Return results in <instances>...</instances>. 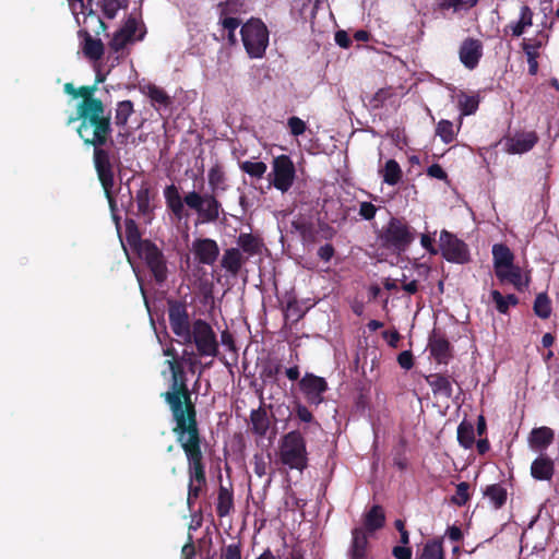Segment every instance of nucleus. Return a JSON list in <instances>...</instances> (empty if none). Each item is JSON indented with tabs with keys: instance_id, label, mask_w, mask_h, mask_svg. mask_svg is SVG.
Masks as SVG:
<instances>
[{
	"instance_id": "nucleus-54",
	"label": "nucleus",
	"mask_w": 559,
	"mask_h": 559,
	"mask_svg": "<svg viewBox=\"0 0 559 559\" xmlns=\"http://www.w3.org/2000/svg\"><path fill=\"white\" fill-rule=\"evenodd\" d=\"M281 370H282V365L281 364H269V365H265L262 368L261 378L263 379V381H267V380L275 381L276 377L281 372Z\"/></svg>"
},
{
	"instance_id": "nucleus-48",
	"label": "nucleus",
	"mask_w": 559,
	"mask_h": 559,
	"mask_svg": "<svg viewBox=\"0 0 559 559\" xmlns=\"http://www.w3.org/2000/svg\"><path fill=\"white\" fill-rule=\"evenodd\" d=\"M469 500V484L462 481L457 484L455 495L451 498L452 503L463 507Z\"/></svg>"
},
{
	"instance_id": "nucleus-9",
	"label": "nucleus",
	"mask_w": 559,
	"mask_h": 559,
	"mask_svg": "<svg viewBox=\"0 0 559 559\" xmlns=\"http://www.w3.org/2000/svg\"><path fill=\"white\" fill-rule=\"evenodd\" d=\"M439 249L442 257L448 262L466 264L471 261L468 246L454 234L445 229L440 233Z\"/></svg>"
},
{
	"instance_id": "nucleus-38",
	"label": "nucleus",
	"mask_w": 559,
	"mask_h": 559,
	"mask_svg": "<svg viewBox=\"0 0 559 559\" xmlns=\"http://www.w3.org/2000/svg\"><path fill=\"white\" fill-rule=\"evenodd\" d=\"M484 496L489 499L496 509H500L507 501L508 492L502 485L492 484L486 487Z\"/></svg>"
},
{
	"instance_id": "nucleus-59",
	"label": "nucleus",
	"mask_w": 559,
	"mask_h": 559,
	"mask_svg": "<svg viewBox=\"0 0 559 559\" xmlns=\"http://www.w3.org/2000/svg\"><path fill=\"white\" fill-rule=\"evenodd\" d=\"M334 254H335V248L331 243H325V245L321 246L317 251V255L319 257V259L326 263L332 260Z\"/></svg>"
},
{
	"instance_id": "nucleus-50",
	"label": "nucleus",
	"mask_w": 559,
	"mask_h": 559,
	"mask_svg": "<svg viewBox=\"0 0 559 559\" xmlns=\"http://www.w3.org/2000/svg\"><path fill=\"white\" fill-rule=\"evenodd\" d=\"M437 134L441 138V140L449 144L454 140V130L453 123L450 120H441L437 126Z\"/></svg>"
},
{
	"instance_id": "nucleus-55",
	"label": "nucleus",
	"mask_w": 559,
	"mask_h": 559,
	"mask_svg": "<svg viewBox=\"0 0 559 559\" xmlns=\"http://www.w3.org/2000/svg\"><path fill=\"white\" fill-rule=\"evenodd\" d=\"M304 313L300 310V307L296 300H289L286 306L285 318H292L294 322L299 321L302 318Z\"/></svg>"
},
{
	"instance_id": "nucleus-36",
	"label": "nucleus",
	"mask_w": 559,
	"mask_h": 559,
	"mask_svg": "<svg viewBox=\"0 0 559 559\" xmlns=\"http://www.w3.org/2000/svg\"><path fill=\"white\" fill-rule=\"evenodd\" d=\"M95 91H96V84L83 85L78 88V91H76L78 97H81L82 100L78 105L76 110H83V109L103 104L102 99L94 97Z\"/></svg>"
},
{
	"instance_id": "nucleus-46",
	"label": "nucleus",
	"mask_w": 559,
	"mask_h": 559,
	"mask_svg": "<svg viewBox=\"0 0 559 559\" xmlns=\"http://www.w3.org/2000/svg\"><path fill=\"white\" fill-rule=\"evenodd\" d=\"M479 0H442L441 9L457 11H468L477 5Z\"/></svg>"
},
{
	"instance_id": "nucleus-10",
	"label": "nucleus",
	"mask_w": 559,
	"mask_h": 559,
	"mask_svg": "<svg viewBox=\"0 0 559 559\" xmlns=\"http://www.w3.org/2000/svg\"><path fill=\"white\" fill-rule=\"evenodd\" d=\"M136 254L145 262L156 284L162 285L167 281V261L163 251L156 246V243L153 241L144 243V248Z\"/></svg>"
},
{
	"instance_id": "nucleus-33",
	"label": "nucleus",
	"mask_w": 559,
	"mask_h": 559,
	"mask_svg": "<svg viewBox=\"0 0 559 559\" xmlns=\"http://www.w3.org/2000/svg\"><path fill=\"white\" fill-rule=\"evenodd\" d=\"M496 276L501 282H508L512 284L518 290H523L527 286V283L523 282L522 272L519 266L512 265L502 270H498Z\"/></svg>"
},
{
	"instance_id": "nucleus-31",
	"label": "nucleus",
	"mask_w": 559,
	"mask_h": 559,
	"mask_svg": "<svg viewBox=\"0 0 559 559\" xmlns=\"http://www.w3.org/2000/svg\"><path fill=\"white\" fill-rule=\"evenodd\" d=\"M492 255H493L495 273H497L498 270H502V269L513 265V260H514L513 253L511 252L509 247L503 243L493 245Z\"/></svg>"
},
{
	"instance_id": "nucleus-5",
	"label": "nucleus",
	"mask_w": 559,
	"mask_h": 559,
	"mask_svg": "<svg viewBox=\"0 0 559 559\" xmlns=\"http://www.w3.org/2000/svg\"><path fill=\"white\" fill-rule=\"evenodd\" d=\"M307 432L305 427L301 430L295 429L282 436L280 440V461L290 469L302 472L308 467L307 442L304 437Z\"/></svg>"
},
{
	"instance_id": "nucleus-4",
	"label": "nucleus",
	"mask_w": 559,
	"mask_h": 559,
	"mask_svg": "<svg viewBox=\"0 0 559 559\" xmlns=\"http://www.w3.org/2000/svg\"><path fill=\"white\" fill-rule=\"evenodd\" d=\"M417 233L403 217H391L378 234L381 248L392 253H404L415 241Z\"/></svg>"
},
{
	"instance_id": "nucleus-21",
	"label": "nucleus",
	"mask_w": 559,
	"mask_h": 559,
	"mask_svg": "<svg viewBox=\"0 0 559 559\" xmlns=\"http://www.w3.org/2000/svg\"><path fill=\"white\" fill-rule=\"evenodd\" d=\"M246 262L247 258L239 248H228L224 251L221 266L230 275L237 276Z\"/></svg>"
},
{
	"instance_id": "nucleus-51",
	"label": "nucleus",
	"mask_w": 559,
	"mask_h": 559,
	"mask_svg": "<svg viewBox=\"0 0 559 559\" xmlns=\"http://www.w3.org/2000/svg\"><path fill=\"white\" fill-rule=\"evenodd\" d=\"M287 126L289 128L290 134L294 136L304 134L307 129L306 122L296 116L288 118Z\"/></svg>"
},
{
	"instance_id": "nucleus-43",
	"label": "nucleus",
	"mask_w": 559,
	"mask_h": 559,
	"mask_svg": "<svg viewBox=\"0 0 559 559\" xmlns=\"http://www.w3.org/2000/svg\"><path fill=\"white\" fill-rule=\"evenodd\" d=\"M459 98V109L463 116H469L476 112L479 106L478 96H471L464 92H461L457 95Z\"/></svg>"
},
{
	"instance_id": "nucleus-1",
	"label": "nucleus",
	"mask_w": 559,
	"mask_h": 559,
	"mask_svg": "<svg viewBox=\"0 0 559 559\" xmlns=\"http://www.w3.org/2000/svg\"><path fill=\"white\" fill-rule=\"evenodd\" d=\"M173 392L165 394V403L171 413L173 433L187 459L188 495L187 504L192 509L195 501L206 488V464L202 445L204 438L198 421L195 404L190 401L185 385L174 388Z\"/></svg>"
},
{
	"instance_id": "nucleus-12",
	"label": "nucleus",
	"mask_w": 559,
	"mask_h": 559,
	"mask_svg": "<svg viewBox=\"0 0 559 559\" xmlns=\"http://www.w3.org/2000/svg\"><path fill=\"white\" fill-rule=\"evenodd\" d=\"M272 175L273 186L282 192H287L296 177V169L292 158L284 154L275 157L273 159Z\"/></svg>"
},
{
	"instance_id": "nucleus-3",
	"label": "nucleus",
	"mask_w": 559,
	"mask_h": 559,
	"mask_svg": "<svg viewBox=\"0 0 559 559\" xmlns=\"http://www.w3.org/2000/svg\"><path fill=\"white\" fill-rule=\"evenodd\" d=\"M164 198L167 209L178 219H181L186 215L185 205L197 213L198 221L201 224L216 223L221 214H225L223 204L215 193L201 194L192 190L182 198L178 187L171 183L165 187Z\"/></svg>"
},
{
	"instance_id": "nucleus-60",
	"label": "nucleus",
	"mask_w": 559,
	"mask_h": 559,
	"mask_svg": "<svg viewBox=\"0 0 559 559\" xmlns=\"http://www.w3.org/2000/svg\"><path fill=\"white\" fill-rule=\"evenodd\" d=\"M267 463L263 455L255 454L253 456V472L257 476L263 477L266 474Z\"/></svg>"
},
{
	"instance_id": "nucleus-53",
	"label": "nucleus",
	"mask_w": 559,
	"mask_h": 559,
	"mask_svg": "<svg viewBox=\"0 0 559 559\" xmlns=\"http://www.w3.org/2000/svg\"><path fill=\"white\" fill-rule=\"evenodd\" d=\"M119 9V0H102V11L107 19H114Z\"/></svg>"
},
{
	"instance_id": "nucleus-17",
	"label": "nucleus",
	"mask_w": 559,
	"mask_h": 559,
	"mask_svg": "<svg viewBox=\"0 0 559 559\" xmlns=\"http://www.w3.org/2000/svg\"><path fill=\"white\" fill-rule=\"evenodd\" d=\"M460 61L468 70H474L483 57V43L479 39L465 38L459 50Z\"/></svg>"
},
{
	"instance_id": "nucleus-47",
	"label": "nucleus",
	"mask_w": 559,
	"mask_h": 559,
	"mask_svg": "<svg viewBox=\"0 0 559 559\" xmlns=\"http://www.w3.org/2000/svg\"><path fill=\"white\" fill-rule=\"evenodd\" d=\"M146 88L147 96L151 98L153 103L163 106H168L170 104V97L162 87L155 84H148Z\"/></svg>"
},
{
	"instance_id": "nucleus-42",
	"label": "nucleus",
	"mask_w": 559,
	"mask_h": 559,
	"mask_svg": "<svg viewBox=\"0 0 559 559\" xmlns=\"http://www.w3.org/2000/svg\"><path fill=\"white\" fill-rule=\"evenodd\" d=\"M418 559H444L442 542L440 539L428 540Z\"/></svg>"
},
{
	"instance_id": "nucleus-41",
	"label": "nucleus",
	"mask_w": 559,
	"mask_h": 559,
	"mask_svg": "<svg viewBox=\"0 0 559 559\" xmlns=\"http://www.w3.org/2000/svg\"><path fill=\"white\" fill-rule=\"evenodd\" d=\"M134 112L133 103L129 99L121 100L117 104L115 112V124L123 128L127 126L129 118Z\"/></svg>"
},
{
	"instance_id": "nucleus-23",
	"label": "nucleus",
	"mask_w": 559,
	"mask_h": 559,
	"mask_svg": "<svg viewBox=\"0 0 559 559\" xmlns=\"http://www.w3.org/2000/svg\"><path fill=\"white\" fill-rule=\"evenodd\" d=\"M152 187L146 180L142 181L139 190L135 193V202L138 207V215L152 219L153 206H151Z\"/></svg>"
},
{
	"instance_id": "nucleus-28",
	"label": "nucleus",
	"mask_w": 559,
	"mask_h": 559,
	"mask_svg": "<svg viewBox=\"0 0 559 559\" xmlns=\"http://www.w3.org/2000/svg\"><path fill=\"white\" fill-rule=\"evenodd\" d=\"M430 354L438 364H448L451 358V345L444 337H435L429 343Z\"/></svg>"
},
{
	"instance_id": "nucleus-22",
	"label": "nucleus",
	"mask_w": 559,
	"mask_h": 559,
	"mask_svg": "<svg viewBox=\"0 0 559 559\" xmlns=\"http://www.w3.org/2000/svg\"><path fill=\"white\" fill-rule=\"evenodd\" d=\"M385 524V513L381 506L374 504L364 514L362 527L366 534H373Z\"/></svg>"
},
{
	"instance_id": "nucleus-64",
	"label": "nucleus",
	"mask_w": 559,
	"mask_h": 559,
	"mask_svg": "<svg viewBox=\"0 0 559 559\" xmlns=\"http://www.w3.org/2000/svg\"><path fill=\"white\" fill-rule=\"evenodd\" d=\"M412 548L406 545L394 546L392 555L395 559H412Z\"/></svg>"
},
{
	"instance_id": "nucleus-26",
	"label": "nucleus",
	"mask_w": 559,
	"mask_h": 559,
	"mask_svg": "<svg viewBox=\"0 0 559 559\" xmlns=\"http://www.w3.org/2000/svg\"><path fill=\"white\" fill-rule=\"evenodd\" d=\"M427 382L435 394L450 399L453 394L452 380L442 373H432L427 377Z\"/></svg>"
},
{
	"instance_id": "nucleus-63",
	"label": "nucleus",
	"mask_w": 559,
	"mask_h": 559,
	"mask_svg": "<svg viewBox=\"0 0 559 559\" xmlns=\"http://www.w3.org/2000/svg\"><path fill=\"white\" fill-rule=\"evenodd\" d=\"M197 555L195 546L192 539V536L188 535V542L183 545L181 549V559H194Z\"/></svg>"
},
{
	"instance_id": "nucleus-44",
	"label": "nucleus",
	"mask_w": 559,
	"mask_h": 559,
	"mask_svg": "<svg viewBox=\"0 0 559 559\" xmlns=\"http://www.w3.org/2000/svg\"><path fill=\"white\" fill-rule=\"evenodd\" d=\"M239 168L251 178L261 179L266 173L267 166L263 162L245 160L239 163Z\"/></svg>"
},
{
	"instance_id": "nucleus-20",
	"label": "nucleus",
	"mask_w": 559,
	"mask_h": 559,
	"mask_svg": "<svg viewBox=\"0 0 559 559\" xmlns=\"http://www.w3.org/2000/svg\"><path fill=\"white\" fill-rule=\"evenodd\" d=\"M534 12L527 4L520 7L519 20L509 23L504 28V34L511 33L513 37H520L524 34L525 29L533 25Z\"/></svg>"
},
{
	"instance_id": "nucleus-61",
	"label": "nucleus",
	"mask_w": 559,
	"mask_h": 559,
	"mask_svg": "<svg viewBox=\"0 0 559 559\" xmlns=\"http://www.w3.org/2000/svg\"><path fill=\"white\" fill-rule=\"evenodd\" d=\"M399 365L406 370H409L414 366V357L411 350H404L397 356Z\"/></svg>"
},
{
	"instance_id": "nucleus-8",
	"label": "nucleus",
	"mask_w": 559,
	"mask_h": 559,
	"mask_svg": "<svg viewBox=\"0 0 559 559\" xmlns=\"http://www.w3.org/2000/svg\"><path fill=\"white\" fill-rule=\"evenodd\" d=\"M145 34V25L142 24L140 27L138 17L134 14H130L124 21L123 25L115 32L108 44L109 48L114 52H119L128 45L133 44L136 40H143Z\"/></svg>"
},
{
	"instance_id": "nucleus-16",
	"label": "nucleus",
	"mask_w": 559,
	"mask_h": 559,
	"mask_svg": "<svg viewBox=\"0 0 559 559\" xmlns=\"http://www.w3.org/2000/svg\"><path fill=\"white\" fill-rule=\"evenodd\" d=\"M191 249L194 259L204 265H213L219 255V247L212 238H197Z\"/></svg>"
},
{
	"instance_id": "nucleus-58",
	"label": "nucleus",
	"mask_w": 559,
	"mask_h": 559,
	"mask_svg": "<svg viewBox=\"0 0 559 559\" xmlns=\"http://www.w3.org/2000/svg\"><path fill=\"white\" fill-rule=\"evenodd\" d=\"M377 207L371 202H361L359 206V215L367 221L374 218Z\"/></svg>"
},
{
	"instance_id": "nucleus-24",
	"label": "nucleus",
	"mask_w": 559,
	"mask_h": 559,
	"mask_svg": "<svg viewBox=\"0 0 559 559\" xmlns=\"http://www.w3.org/2000/svg\"><path fill=\"white\" fill-rule=\"evenodd\" d=\"M554 473V462L548 456H538L531 465V475L536 480H550Z\"/></svg>"
},
{
	"instance_id": "nucleus-2",
	"label": "nucleus",
	"mask_w": 559,
	"mask_h": 559,
	"mask_svg": "<svg viewBox=\"0 0 559 559\" xmlns=\"http://www.w3.org/2000/svg\"><path fill=\"white\" fill-rule=\"evenodd\" d=\"M75 120H80L76 132L83 143L94 147V167L104 192L112 206L115 203L112 198L115 186L114 164L119 162L120 157L104 147L112 132L110 115L106 114V107L103 103L83 110H76V117L70 118L68 123Z\"/></svg>"
},
{
	"instance_id": "nucleus-30",
	"label": "nucleus",
	"mask_w": 559,
	"mask_h": 559,
	"mask_svg": "<svg viewBox=\"0 0 559 559\" xmlns=\"http://www.w3.org/2000/svg\"><path fill=\"white\" fill-rule=\"evenodd\" d=\"M234 509V492L231 488L223 485L219 486L217 492L216 513L218 518L227 516Z\"/></svg>"
},
{
	"instance_id": "nucleus-56",
	"label": "nucleus",
	"mask_w": 559,
	"mask_h": 559,
	"mask_svg": "<svg viewBox=\"0 0 559 559\" xmlns=\"http://www.w3.org/2000/svg\"><path fill=\"white\" fill-rule=\"evenodd\" d=\"M221 23H222V26L224 27V29L228 31L229 39H233L235 31L241 24V20L238 17L225 16L222 19Z\"/></svg>"
},
{
	"instance_id": "nucleus-14",
	"label": "nucleus",
	"mask_w": 559,
	"mask_h": 559,
	"mask_svg": "<svg viewBox=\"0 0 559 559\" xmlns=\"http://www.w3.org/2000/svg\"><path fill=\"white\" fill-rule=\"evenodd\" d=\"M292 227L299 234L305 245L314 243L317 241V235L319 231L322 234V238L330 240L335 235V229L326 223L319 224V230L316 225L306 218H298L292 222Z\"/></svg>"
},
{
	"instance_id": "nucleus-19",
	"label": "nucleus",
	"mask_w": 559,
	"mask_h": 559,
	"mask_svg": "<svg viewBox=\"0 0 559 559\" xmlns=\"http://www.w3.org/2000/svg\"><path fill=\"white\" fill-rule=\"evenodd\" d=\"M368 534L361 527H354L348 550L349 559H368Z\"/></svg>"
},
{
	"instance_id": "nucleus-29",
	"label": "nucleus",
	"mask_w": 559,
	"mask_h": 559,
	"mask_svg": "<svg viewBox=\"0 0 559 559\" xmlns=\"http://www.w3.org/2000/svg\"><path fill=\"white\" fill-rule=\"evenodd\" d=\"M251 430L259 437H264L270 428V419L265 408L260 406L250 413Z\"/></svg>"
},
{
	"instance_id": "nucleus-49",
	"label": "nucleus",
	"mask_w": 559,
	"mask_h": 559,
	"mask_svg": "<svg viewBox=\"0 0 559 559\" xmlns=\"http://www.w3.org/2000/svg\"><path fill=\"white\" fill-rule=\"evenodd\" d=\"M295 416L301 421L310 425H314L320 428V424L314 419L312 413L308 409V407L301 403H296L294 407Z\"/></svg>"
},
{
	"instance_id": "nucleus-40",
	"label": "nucleus",
	"mask_w": 559,
	"mask_h": 559,
	"mask_svg": "<svg viewBox=\"0 0 559 559\" xmlns=\"http://www.w3.org/2000/svg\"><path fill=\"white\" fill-rule=\"evenodd\" d=\"M457 441L465 448L471 449L475 443V431L473 424L463 420L457 427Z\"/></svg>"
},
{
	"instance_id": "nucleus-62",
	"label": "nucleus",
	"mask_w": 559,
	"mask_h": 559,
	"mask_svg": "<svg viewBox=\"0 0 559 559\" xmlns=\"http://www.w3.org/2000/svg\"><path fill=\"white\" fill-rule=\"evenodd\" d=\"M427 175L431 178H436L439 180H448V174L445 170L437 163L430 165L427 168Z\"/></svg>"
},
{
	"instance_id": "nucleus-6",
	"label": "nucleus",
	"mask_w": 559,
	"mask_h": 559,
	"mask_svg": "<svg viewBox=\"0 0 559 559\" xmlns=\"http://www.w3.org/2000/svg\"><path fill=\"white\" fill-rule=\"evenodd\" d=\"M182 341L185 344L193 343L201 357H216L219 354L216 334L211 324L203 319L193 321L189 336L183 337Z\"/></svg>"
},
{
	"instance_id": "nucleus-34",
	"label": "nucleus",
	"mask_w": 559,
	"mask_h": 559,
	"mask_svg": "<svg viewBox=\"0 0 559 559\" xmlns=\"http://www.w3.org/2000/svg\"><path fill=\"white\" fill-rule=\"evenodd\" d=\"M237 245L242 252L252 257L261 252L263 243L258 236L251 233H241L237 238Z\"/></svg>"
},
{
	"instance_id": "nucleus-45",
	"label": "nucleus",
	"mask_w": 559,
	"mask_h": 559,
	"mask_svg": "<svg viewBox=\"0 0 559 559\" xmlns=\"http://www.w3.org/2000/svg\"><path fill=\"white\" fill-rule=\"evenodd\" d=\"M533 310L540 319H548L551 314V302L547 294H538L535 298Z\"/></svg>"
},
{
	"instance_id": "nucleus-7",
	"label": "nucleus",
	"mask_w": 559,
	"mask_h": 559,
	"mask_svg": "<svg viewBox=\"0 0 559 559\" xmlns=\"http://www.w3.org/2000/svg\"><path fill=\"white\" fill-rule=\"evenodd\" d=\"M241 39L250 58H261L269 45V31L261 20L251 19L241 26Z\"/></svg>"
},
{
	"instance_id": "nucleus-13",
	"label": "nucleus",
	"mask_w": 559,
	"mask_h": 559,
	"mask_svg": "<svg viewBox=\"0 0 559 559\" xmlns=\"http://www.w3.org/2000/svg\"><path fill=\"white\" fill-rule=\"evenodd\" d=\"M299 390L304 394L309 405L319 406L323 401V394L328 391L329 385L324 378L306 372L298 382Z\"/></svg>"
},
{
	"instance_id": "nucleus-11",
	"label": "nucleus",
	"mask_w": 559,
	"mask_h": 559,
	"mask_svg": "<svg viewBox=\"0 0 559 559\" xmlns=\"http://www.w3.org/2000/svg\"><path fill=\"white\" fill-rule=\"evenodd\" d=\"M168 320L173 333L180 337L189 336V331L192 328L186 302L177 299H168Z\"/></svg>"
},
{
	"instance_id": "nucleus-57",
	"label": "nucleus",
	"mask_w": 559,
	"mask_h": 559,
	"mask_svg": "<svg viewBox=\"0 0 559 559\" xmlns=\"http://www.w3.org/2000/svg\"><path fill=\"white\" fill-rule=\"evenodd\" d=\"M223 558L224 559H241V545L229 544L223 549Z\"/></svg>"
},
{
	"instance_id": "nucleus-15",
	"label": "nucleus",
	"mask_w": 559,
	"mask_h": 559,
	"mask_svg": "<svg viewBox=\"0 0 559 559\" xmlns=\"http://www.w3.org/2000/svg\"><path fill=\"white\" fill-rule=\"evenodd\" d=\"M164 355L167 357H171V359L166 360V364L169 366L171 379L169 383V389L166 392H163L160 396L165 400V394L173 392L175 390L174 388L176 384L178 386L185 385L189 393L190 401H192L195 404V402L192 400V392L188 386L187 373L185 371L182 361L177 358L176 349L174 347H168L164 349Z\"/></svg>"
},
{
	"instance_id": "nucleus-35",
	"label": "nucleus",
	"mask_w": 559,
	"mask_h": 559,
	"mask_svg": "<svg viewBox=\"0 0 559 559\" xmlns=\"http://www.w3.org/2000/svg\"><path fill=\"white\" fill-rule=\"evenodd\" d=\"M209 186L211 188L212 193L217 191H226V175L223 167L219 164H215L207 174Z\"/></svg>"
},
{
	"instance_id": "nucleus-27",
	"label": "nucleus",
	"mask_w": 559,
	"mask_h": 559,
	"mask_svg": "<svg viewBox=\"0 0 559 559\" xmlns=\"http://www.w3.org/2000/svg\"><path fill=\"white\" fill-rule=\"evenodd\" d=\"M555 433L549 427L534 428L530 435V444L536 450H544L552 443Z\"/></svg>"
},
{
	"instance_id": "nucleus-37",
	"label": "nucleus",
	"mask_w": 559,
	"mask_h": 559,
	"mask_svg": "<svg viewBox=\"0 0 559 559\" xmlns=\"http://www.w3.org/2000/svg\"><path fill=\"white\" fill-rule=\"evenodd\" d=\"M383 182L389 186L397 185L403 176L400 164L395 159L386 160L384 168L380 170Z\"/></svg>"
},
{
	"instance_id": "nucleus-52",
	"label": "nucleus",
	"mask_w": 559,
	"mask_h": 559,
	"mask_svg": "<svg viewBox=\"0 0 559 559\" xmlns=\"http://www.w3.org/2000/svg\"><path fill=\"white\" fill-rule=\"evenodd\" d=\"M548 35L545 34L543 31H539L536 37L531 38L528 40H525L522 43V46L527 47L528 49L537 50L544 46V44L547 41Z\"/></svg>"
},
{
	"instance_id": "nucleus-18",
	"label": "nucleus",
	"mask_w": 559,
	"mask_h": 559,
	"mask_svg": "<svg viewBox=\"0 0 559 559\" xmlns=\"http://www.w3.org/2000/svg\"><path fill=\"white\" fill-rule=\"evenodd\" d=\"M537 142L538 135L535 131L516 132L507 139V151L511 154H523L531 151Z\"/></svg>"
},
{
	"instance_id": "nucleus-25",
	"label": "nucleus",
	"mask_w": 559,
	"mask_h": 559,
	"mask_svg": "<svg viewBox=\"0 0 559 559\" xmlns=\"http://www.w3.org/2000/svg\"><path fill=\"white\" fill-rule=\"evenodd\" d=\"M80 35L83 36V53L86 58L97 61L102 59L105 52L104 44L98 38H93L87 31H81Z\"/></svg>"
},
{
	"instance_id": "nucleus-39",
	"label": "nucleus",
	"mask_w": 559,
	"mask_h": 559,
	"mask_svg": "<svg viewBox=\"0 0 559 559\" xmlns=\"http://www.w3.org/2000/svg\"><path fill=\"white\" fill-rule=\"evenodd\" d=\"M490 297L496 305L497 311L502 314L508 313L510 306L514 307L519 304V298L514 294L503 296L497 289L490 292Z\"/></svg>"
},
{
	"instance_id": "nucleus-32",
	"label": "nucleus",
	"mask_w": 559,
	"mask_h": 559,
	"mask_svg": "<svg viewBox=\"0 0 559 559\" xmlns=\"http://www.w3.org/2000/svg\"><path fill=\"white\" fill-rule=\"evenodd\" d=\"M126 239L129 246L138 253L144 248V243L152 242L150 239H142L139 227L134 219H126Z\"/></svg>"
}]
</instances>
